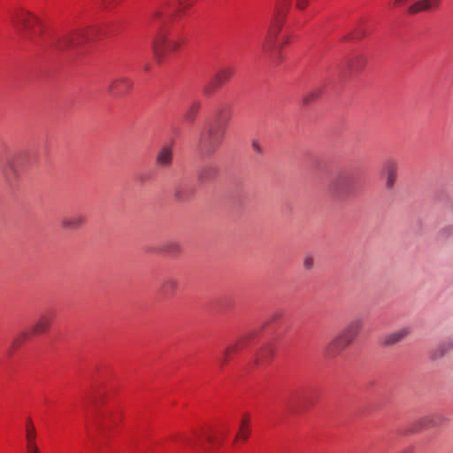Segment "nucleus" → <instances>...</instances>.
I'll return each instance as SVG.
<instances>
[{"label": "nucleus", "mask_w": 453, "mask_h": 453, "mask_svg": "<svg viewBox=\"0 0 453 453\" xmlns=\"http://www.w3.org/2000/svg\"><path fill=\"white\" fill-rule=\"evenodd\" d=\"M180 47L179 41L168 39L164 33H158L152 42L153 52L158 62H162L165 58L171 56Z\"/></svg>", "instance_id": "39448f33"}, {"label": "nucleus", "mask_w": 453, "mask_h": 453, "mask_svg": "<svg viewBox=\"0 0 453 453\" xmlns=\"http://www.w3.org/2000/svg\"><path fill=\"white\" fill-rule=\"evenodd\" d=\"M27 453H40V450H39V448L37 446V447H33V448L27 449Z\"/></svg>", "instance_id": "473e14b6"}, {"label": "nucleus", "mask_w": 453, "mask_h": 453, "mask_svg": "<svg viewBox=\"0 0 453 453\" xmlns=\"http://www.w3.org/2000/svg\"><path fill=\"white\" fill-rule=\"evenodd\" d=\"M234 73V69L232 67H224L220 69L214 77V83L216 86H221L227 82Z\"/></svg>", "instance_id": "aec40b11"}, {"label": "nucleus", "mask_w": 453, "mask_h": 453, "mask_svg": "<svg viewBox=\"0 0 453 453\" xmlns=\"http://www.w3.org/2000/svg\"><path fill=\"white\" fill-rule=\"evenodd\" d=\"M441 0H418L408 7L410 14H416L420 12H426L433 8L439 7Z\"/></svg>", "instance_id": "ddd939ff"}, {"label": "nucleus", "mask_w": 453, "mask_h": 453, "mask_svg": "<svg viewBox=\"0 0 453 453\" xmlns=\"http://www.w3.org/2000/svg\"><path fill=\"white\" fill-rule=\"evenodd\" d=\"M36 431L31 418H28L26 426V441L27 449L37 447L36 444Z\"/></svg>", "instance_id": "6ab92c4d"}, {"label": "nucleus", "mask_w": 453, "mask_h": 453, "mask_svg": "<svg viewBox=\"0 0 453 453\" xmlns=\"http://www.w3.org/2000/svg\"><path fill=\"white\" fill-rule=\"evenodd\" d=\"M173 150L170 147L165 146L156 156V165L160 169H168L173 162Z\"/></svg>", "instance_id": "4468645a"}, {"label": "nucleus", "mask_w": 453, "mask_h": 453, "mask_svg": "<svg viewBox=\"0 0 453 453\" xmlns=\"http://www.w3.org/2000/svg\"><path fill=\"white\" fill-rule=\"evenodd\" d=\"M440 241L447 242L450 238H453V225H449L442 227L437 234Z\"/></svg>", "instance_id": "4be33fe9"}, {"label": "nucleus", "mask_w": 453, "mask_h": 453, "mask_svg": "<svg viewBox=\"0 0 453 453\" xmlns=\"http://www.w3.org/2000/svg\"><path fill=\"white\" fill-rule=\"evenodd\" d=\"M283 43H288V40L284 41Z\"/></svg>", "instance_id": "58836bf2"}, {"label": "nucleus", "mask_w": 453, "mask_h": 453, "mask_svg": "<svg viewBox=\"0 0 453 453\" xmlns=\"http://www.w3.org/2000/svg\"><path fill=\"white\" fill-rule=\"evenodd\" d=\"M291 0H278L267 34L262 43V51L265 55L273 58L276 47V39L284 23L285 15Z\"/></svg>", "instance_id": "f03ea898"}, {"label": "nucleus", "mask_w": 453, "mask_h": 453, "mask_svg": "<svg viewBox=\"0 0 453 453\" xmlns=\"http://www.w3.org/2000/svg\"><path fill=\"white\" fill-rule=\"evenodd\" d=\"M211 92V88L209 87L204 88V93L209 94Z\"/></svg>", "instance_id": "c9c22d12"}, {"label": "nucleus", "mask_w": 453, "mask_h": 453, "mask_svg": "<svg viewBox=\"0 0 453 453\" xmlns=\"http://www.w3.org/2000/svg\"><path fill=\"white\" fill-rule=\"evenodd\" d=\"M83 42V35L80 32H73L63 35L58 42L57 47L62 50L75 49Z\"/></svg>", "instance_id": "1a4fd4ad"}, {"label": "nucleus", "mask_w": 453, "mask_h": 453, "mask_svg": "<svg viewBox=\"0 0 453 453\" xmlns=\"http://www.w3.org/2000/svg\"><path fill=\"white\" fill-rule=\"evenodd\" d=\"M162 249L165 252L176 254L180 250V245L177 241L171 240L166 242Z\"/></svg>", "instance_id": "5701e85b"}, {"label": "nucleus", "mask_w": 453, "mask_h": 453, "mask_svg": "<svg viewBox=\"0 0 453 453\" xmlns=\"http://www.w3.org/2000/svg\"><path fill=\"white\" fill-rule=\"evenodd\" d=\"M309 4V1L308 0H296V7L300 10H303L305 9Z\"/></svg>", "instance_id": "7c9ffc66"}, {"label": "nucleus", "mask_w": 453, "mask_h": 453, "mask_svg": "<svg viewBox=\"0 0 453 453\" xmlns=\"http://www.w3.org/2000/svg\"><path fill=\"white\" fill-rule=\"evenodd\" d=\"M411 333V329L407 326L402 327L396 331L386 334L382 338V344L385 346H392L403 341Z\"/></svg>", "instance_id": "f8f14e48"}, {"label": "nucleus", "mask_w": 453, "mask_h": 453, "mask_svg": "<svg viewBox=\"0 0 453 453\" xmlns=\"http://www.w3.org/2000/svg\"><path fill=\"white\" fill-rule=\"evenodd\" d=\"M86 222V216L82 212H74L66 215L61 219V226L67 231H74L81 227Z\"/></svg>", "instance_id": "6e6552de"}, {"label": "nucleus", "mask_w": 453, "mask_h": 453, "mask_svg": "<svg viewBox=\"0 0 453 453\" xmlns=\"http://www.w3.org/2000/svg\"><path fill=\"white\" fill-rule=\"evenodd\" d=\"M12 23L19 36L27 41H35L41 34V21L31 12L22 10L12 17Z\"/></svg>", "instance_id": "20e7f679"}, {"label": "nucleus", "mask_w": 453, "mask_h": 453, "mask_svg": "<svg viewBox=\"0 0 453 453\" xmlns=\"http://www.w3.org/2000/svg\"><path fill=\"white\" fill-rule=\"evenodd\" d=\"M410 0H394V6H401L407 4Z\"/></svg>", "instance_id": "2f4dec72"}, {"label": "nucleus", "mask_w": 453, "mask_h": 453, "mask_svg": "<svg viewBox=\"0 0 453 453\" xmlns=\"http://www.w3.org/2000/svg\"><path fill=\"white\" fill-rule=\"evenodd\" d=\"M362 36H364V33H359V34L357 35V37H359V38H361Z\"/></svg>", "instance_id": "e433bc0d"}, {"label": "nucleus", "mask_w": 453, "mask_h": 453, "mask_svg": "<svg viewBox=\"0 0 453 453\" xmlns=\"http://www.w3.org/2000/svg\"><path fill=\"white\" fill-rule=\"evenodd\" d=\"M218 166L213 163L204 165L198 174V179L201 182H208L213 180L218 174Z\"/></svg>", "instance_id": "dca6fc26"}, {"label": "nucleus", "mask_w": 453, "mask_h": 453, "mask_svg": "<svg viewBox=\"0 0 453 453\" xmlns=\"http://www.w3.org/2000/svg\"><path fill=\"white\" fill-rule=\"evenodd\" d=\"M175 196L180 201H183V200L187 199V196L184 195V193L182 191V188H180V187L176 188Z\"/></svg>", "instance_id": "c756f323"}, {"label": "nucleus", "mask_w": 453, "mask_h": 453, "mask_svg": "<svg viewBox=\"0 0 453 453\" xmlns=\"http://www.w3.org/2000/svg\"><path fill=\"white\" fill-rule=\"evenodd\" d=\"M252 150L255 153L261 155L263 153V147L258 141L253 140L251 143Z\"/></svg>", "instance_id": "cd10ccee"}, {"label": "nucleus", "mask_w": 453, "mask_h": 453, "mask_svg": "<svg viewBox=\"0 0 453 453\" xmlns=\"http://www.w3.org/2000/svg\"><path fill=\"white\" fill-rule=\"evenodd\" d=\"M183 441L191 448H201L206 449L205 444H213L217 441V438L210 431L201 429L194 431L191 437L183 438Z\"/></svg>", "instance_id": "423d86ee"}, {"label": "nucleus", "mask_w": 453, "mask_h": 453, "mask_svg": "<svg viewBox=\"0 0 453 453\" xmlns=\"http://www.w3.org/2000/svg\"><path fill=\"white\" fill-rule=\"evenodd\" d=\"M4 174H5V176H6L7 178H10V176H9V173H8L7 170H4Z\"/></svg>", "instance_id": "4c0bfd02"}, {"label": "nucleus", "mask_w": 453, "mask_h": 453, "mask_svg": "<svg viewBox=\"0 0 453 453\" xmlns=\"http://www.w3.org/2000/svg\"><path fill=\"white\" fill-rule=\"evenodd\" d=\"M53 316L50 314H42L31 328L32 334H41L46 333L52 323Z\"/></svg>", "instance_id": "2eb2a0df"}, {"label": "nucleus", "mask_w": 453, "mask_h": 453, "mask_svg": "<svg viewBox=\"0 0 453 453\" xmlns=\"http://www.w3.org/2000/svg\"><path fill=\"white\" fill-rule=\"evenodd\" d=\"M250 433V417L248 414H245L240 421L239 430L235 440L241 439L243 441H246L249 439Z\"/></svg>", "instance_id": "f3484780"}, {"label": "nucleus", "mask_w": 453, "mask_h": 453, "mask_svg": "<svg viewBox=\"0 0 453 453\" xmlns=\"http://www.w3.org/2000/svg\"><path fill=\"white\" fill-rule=\"evenodd\" d=\"M263 358H264V353H260L259 356L257 357V358L256 359V363L257 364H259V363H262L263 362Z\"/></svg>", "instance_id": "72a5a7b5"}, {"label": "nucleus", "mask_w": 453, "mask_h": 453, "mask_svg": "<svg viewBox=\"0 0 453 453\" xmlns=\"http://www.w3.org/2000/svg\"><path fill=\"white\" fill-rule=\"evenodd\" d=\"M199 109H200L199 103H194L187 111L186 115H185V119L188 121H193L196 115L197 114Z\"/></svg>", "instance_id": "b1692460"}, {"label": "nucleus", "mask_w": 453, "mask_h": 453, "mask_svg": "<svg viewBox=\"0 0 453 453\" xmlns=\"http://www.w3.org/2000/svg\"><path fill=\"white\" fill-rule=\"evenodd\" d=\"M225 135V127L217 123L209 124L201 133L198 142L200 153L204 157L211 156L220 146Z\"/></svg>", "instance_id": "7ed1b4c3"}, {"label": "nucleus", "mask_w": 453, "mask_h": 453, "mask_svg": "<svg viewBox=\"0 0 453 453\" xmlns=\"http://www.w3.org/2000/svg\"><path fill=\"white\" fill-rule=\"evenodd\" d=\"M319 96V94L317 92H311L307 96H305L303 99V104H308L314 99H316Z\"/></svg>", "instance_id": "c85d7f7f"}, {"label": "nucleus", "mask_w": 453, "mask_h": 453, "mask_svg": "<svg viewBox=\"0 0 453 453\" xmlns=\"http://www.w3.org/2000/svg\"><path fill=\"white\" fill-rule=\"evenodd\" d=\"M314 265L313 258L311 256H306L303 259V266L305 270H311Z\"/></svg>", "instance_id": "bb28decb"}, {"label": "nucleus", "mask_w": 453, "mask_h": 453, "mask_svg": "<svg viewBox=\"0 0 453 453\" xmlns=\"http://www.w3.org/2000/svg\"><path fill=\"white\" fill-rule=\"evenodd\" d=\"M29 336V334L27 332L21 333L17 338L13 340V346H19L24 341H26Z\"/></svg>", "instance_id": "a878e982"}, {"label": "nucleus", "mask_w": 453, "mask_h": 453, "mask_svg": "<svg viewBox=\"0 0 453 453\" xmlns=\"http://www.w3.org/2000/svg\"><path fill=\"white\" fill-rule=\"evenodd\" d=\"M245 341H246L245 337L241 338L240 340L236 341L234 344H232L231 346H229L228 348H226L224 350L223 357L219 361L221 365H225L228 362V360L231 358L232 354L242 349V347L245 343Z\"/></svg>", "instance_id": "a211bd4d"}, {"label": "nucleus", "mask_w": 453, "mask_h": 453, "mask_svg": "<svg viewBox=\"0 0 453 453\" xmlns=\"http://www.w3.org/2000/svg\"><path fill=\"white\" fill-rule=\"evenodd\" d=\"M133 88L131 80L120 76L111 81L108 86V92L112 96H122L127 94Z\"/></svg>", "instance_id": "0eeeda50"}, {"label": "nucleus", "mask_w": 453, "mask_h": 453, "mask_svg": "<svg viewBox=\"0 0 453 453\" xmlns=\"http://www.w3.org/2000/svg\"><path fill=\"white\" fill-rule=\"evenodd\" d=\"M179 6H180V9H185L187 7V5H185L183 3L180 2L179 3Z\"/></svg>", "instance_id": "f704fd0d"}, {"label": "nucleus", "mask_w": 453, "mask_h": 453, "mask_svg": "<svg viewBox=\"0 0 453 453\" xmlns=\"http://www.w3.org/2000/svg\"><path fill=\"white\" fill-rule=\"evenodd\" d=\"M383 172L386 177V188L388 190H392L395 187L397 172H398V164L394 159H388L384 163Z\"/></svg>", "instance_id": "9d476101"}, {"label": "nucleus", "mask_w": 453, "mask_h": 453, "mask_svg": "<svg viewBox=\"0 0 453 453\" xmlns=\"http://www.w3.org/2000/svg\"><path fill=\"white\" fill-rule=\"evenodd\" d=\"M178 288L179 280L175 277L169 276L164 279V280L162 281L158 293L163 298L169 299L175 295V293L178 290Z\"/></svg>", "instance_id": "9b49d317"}, {"label": "nucleus", "mask_w": 453, "mask_h": 453, "mask_svg": "<svg viewBox=\"0 0 453 453\" xmlns=\"http://www.w3.org/2000/svg\"><path fill=\"white\" fill-rule=\"evenodd\" d=\"M331 188L337 194L342 195L346 192L344 187L341 184L340 180H335L331 184Z\"/></svg>", "instance_id": "393cba45"}, {"label": "nucleus", "mask_w": 453, "mask_h": 453, "mask_svg": "<svg viewBox=\"0 0 453 453\" xmlns=\"http://www.w3.org/2000/svg\"><path fill=\"white\" fill-rule=\"evenodd\" d=\"M363 328V320H351L344 328L338 332L324 347V354L328 358L340 356L349 347Z\"/></svg>", "instance_id": "f257e3e1"}, {"label": "nucleus", "mask_w": 453, "mask_h": 453, "mask_svg": "<svg viewBox=\"0 0 453 453\" xmlns=\"http://www.w3.org/2000/svg\"><path fill=\"white\" fill-rule=\"evenodd\" d=\"M453 349V340L442 342L436 349L432 352V358L437 359L444 356L449 350Z\"/></svg>", "instance_id": "412c9836"}]
</instances>
